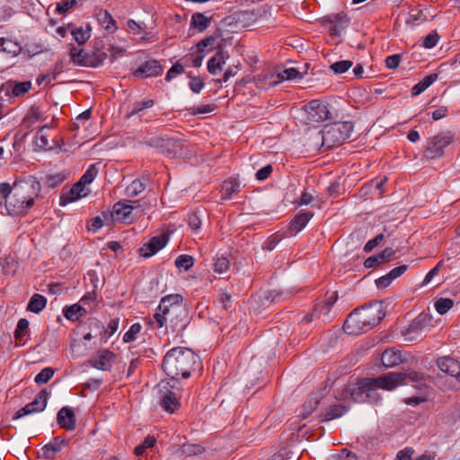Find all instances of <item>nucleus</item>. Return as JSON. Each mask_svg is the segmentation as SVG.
Returning <instances> with one entry per match:
<instances>
[{
  "label": "nucleus",
  "instance_id": "nucleus-1",
  "mask_svg": "<svg viewBox=\"0 0 460 460\" xmlns=\"http://www.w3.org/2000/svg\"><path fill=\"white\" fill-rule=\"evenodd\" d=\"M423 376L419 373L412 371L409 374L402 372H389L376 378H364L357 384L349 385L345 387L338 399L346 400L349 397L355 402L377 401L378 388L393 391L399 385L417 386V383L421 381Z\"/></svg>",
  "mask_w": 460,
  "mask_h": 460
},
{
  "label": "nucleus",
  "instance_id": "nucleus-2",
  "mask_svg": "<svg viewBox=\"0 0 460 460\" xmlns=\"http://www.w3.org/2000/svg\"><path fill=\"white\" fill-rule=\"evenodd\" d=\"M39 191L38 181H19L13 186L2 182V196L4 198L5 208L11 216L24 214L33 206Z\"/></svg>",
  "mask_w": 460,
  "mask_h": 460
},
{
  "label": "nucleus",
  "instance_id": "nucleus-3",
  "mask_svg": "<svg viewBox=\"0 0 460 460\" xmlns=\"http://www.w3.org/2000/svg\"><path fill=\"white\" fill-rule=\"evenodd\" d=\"M199 365V356L190 349L175 347L167 351L164 357L162 367L171 377V382L179 378H188Z\"/></svg>",
  "mask_w": 460,
  "mask_h": 460
},
{
  "label": "nucleus",
  "instance_id": "nucleus-4",
  "mask_svg": "<svg viewBox=\"0 0 460 460\" xmlns=\"http://www.w3.org/2000/svg\"><path fill=\"white\" fill-rule=\"evenodd\" d=\"M186 318V311L182 303V296L179 294H171L164 296L153 315L151 324H155L156 328H162L171 323L172 328L179 325L185 326L184 320Z\"/></svg>",
  "mask_w": 460,
  "mask_h": 460
},
{
  "label": "nucleus",
  "instance_id": "nucleus-5",
  "mask_svg": "<svg viewBox=\"0 0 460 460\" xmlns=\"http://www.w3.org/2000/svg\"><path fill=\"white\" fill-rule=\"evenodd\" d=\"M384 315L380 305H365L356 308L347 316L343 330L349 335H359L378 324Z\"/></svg>",
  "mask_w": 460,
  "mask_h": 460
},
{
  "label": "nucleus",
  "instance_id": "nucleus-6",
  "mask_svg": "<svg viewBox=\"0 0 460 460\" xmlns=\"http://www.w3.org/2000/svg\"><path fill=\"white\" fill-rule=\"evenodd\" d=\"M353 124L350 121L335 122L326 125L322 130L323 145L327 148L341 145L349 138L353 130Z\"/></svg>",
  "mask_w": 460,
  "mask_h": 460
},
{
  "label": "nucleus",
  "instance_id": "nucleus-7",
  "mask_svg": "<svg viewBox=\"0 0 460 460\" xmlns=\"http://www.w3.org/2000/svg\"><path fill=\"white\" fill-rule=\"evenodd\" d=\"M176 385V381H162L158 385L159 403L169 413H173L180 407L181 390Z\"/></svg>",
  "mask_w": 460,
  "mask_h": 460
},
{
  "label": "nucleus",
  "instance_id": "nucleus-8",
  "mask_svg": "<svg viewBox=\"0 0 460 460\" xmlns=\"http://www.w3.org/2000/svg\"><path fill=\"white\" fill-rule=\"evenodd\" d=\"M431 316L428 314H420L402 332L404 341L409 342H417L426 337L431 327Z\"/></svg>",
  "mask_w": 460,
  "mask_h": 460
},
{
  "label": "nucleus",
  "instance_id": "nucleus-9",
  "mask_svg": "<svg viewBox=\"0 0 460 460\" xmlns=\"http://www.w3.org/2000/svg\"><path fill=\"white\" fill-rule=\"evenodd\" d=\"M454 140V135L450 132H441L429 138L424 149V156L429 160H435L445 155V148Z\"/></svg>",
  "mask_w": 460,
  "mask_h": 460
},
{
  "label": "nucleus",
  "instance_id": "nucleus-10",
  "mask_svg": "<svg viewBox=\"0 0 460 460\" xmlns=\"http://www.w3.org/2000/svg\"><path fill=\"white\" fill-rule=\"evenodd\" d=\"M438 367L448 377L447 382L453 391L460 390V362L451 357H442L437 360Z\"/></svg>",
  "mask_w": 460,
  "mask_h": 460
},
{
  "label": "nucleus",
  "instance_id": "nucleus-11",
  "mask_svg": "<svg viewBox=\"0 0 460 460\" xmlns=\"http://www.w3.org/2000/svg\"><path fill=\"white\" fill-rule=\"evenodd\" d=\"M138 203L139 200H120L116 202L111 213L112 219L125 224H131L135 220L133 204Z\"/></svg>",
  "mask_w": 460,
  "mask_h": 460
},
{
  "label": "nucleus",
  "instance_id": "nucleus-12",
  "mask_svg": "<svg viewBox=\"0 0 460 460\" xmlns=\"http://www.w3.org/2000/svg\"><path fill=\"white\" fill-rule=\"evenodd\" d=\"M307 119L311 122H322L331 118L329 105L320 100H313L305 105Z\"/></svg>",
  "mask_w": 460,
  "mask_h": 460
},
{
  "label": "nucleus",
  "instance_id": "nucleus-13",
  "mask_svg": "<svg viewBox=\"0 0 460 460\" xmlns=\"http://www.w3.org/2000/svg\"><path fill=\"white\" fill-rule=\"evenodd\" d=\"M31 89V83L30 81L18 82L9 80L2 84V92H4L6 96L22 97L25 95Z\"/></svg>",
  "mask_w": 460,
  "mask_h": 460
},
{
  "label": "nucleus",
  "instance_id": "nucleus-14",
  "mask_svg": "<svg viewBox=\"0 0 460 460\" xmlns=\"http://www.w3.org/2000/svg\"><path fill=\"white\" fill-rule=\"evenodd\" d=\"M163 66L156 59H149L139 66L133 73L134 76L147 78L161 75Z\"/></svg>",
  "mask_w": 460,
  "mask_h": 460
},
{
  "label": "nucleus",
  "instance_id": "nucleus-15",
  "mask_svg": "<svg viewBox=\"0 0 460 460\" xmlns=\"http://www.w3.org/2000/svg\"><path fill=\"white\" fill-rule=\"evenodd\" d=\"M86 195L87 192L85 191V188L77 181L68 190H62L59 198V205L61 207H65Z\"/></svg>",
  "mask_w": 460,
  "mask_h": 460
},
{
  "label": "nucleus",
  "instance_id": "nucleus-16",
  "mask_svg": "<svg viewBox=\"0 0 460 460\" xmlns=\"http://www.w3.org/2000/svg\"><path fill=\"white\" fill-rule=\"evenodd\" d=\"M167 237L157 235L152 237L148 243H145L139 250L140 255L149 258L163 249L167 243Z\"/></svg>",
  "mask_w": 460,
  "mask_h": 460
},
{
  "label": "nucleus",
  "instance_id": "nucleus-17",
  "mask_svg": "<svg viewBox=\"0 0 460 460\" xmlns=\"http://www.w3.org/2000/svg\"><path fill=\"white\" fill-rule=\"evenodd\" d=\"M70 56L73 62L78 65L94 67L101 65L107 57L105 53L102 52L97 55L96 61H89L84 50L75 47L70 49Z\"/></svg>",
  "mask_w": 460,
  "mask_h": 460
},
{
  "label": "nucleus",
  "instance_id": "nucleus-18",
  "mask_svg": "<svg viewBox=\"0 0 460 460\" xmlns=\"http://www.w3.org/2000/svg\"><path fill=\"white\" fill-rule=\"evenodd\" d=\"M313 217L314 213L311 211H302L296 215L289 224L288 234L291 236L302 231Z\"/></svg>",
  "mask_w": 460,
  "mask_h": 460
},
{
  "label": "nucleus",
  "instance_id": "nucleus-19",
  "mask_svg": "<svg viewBox=\"0 0 460 460\" xmlns=\"http://www.w3.org/2000/svg\"><path fill=\"white\" fill-rule=\"evenodd\" d=\"M57 421L60 428L74 430L76 420L73 410L68 406L61 408L58 412Z\"/></svg>",
  "mask_w": 460,
  "mask_h": 460
},
{
  "label": "nucleus",
  "instance_id": "nucleus-20",
  "mask_svg": "<svg viewBox=\"0 0 460 460\" xmlns=\"http://www.w3.org/2000/svg\"><path fill=\"white\" fill-rule=\"evenodd\" d=\"M115 355L113 352L108 349H103L98 352V354L91 359L92 367L106 371L111 367V361L114 358Z\"/></svg>",
  "mask_w": 460,
  "mask_h": 460
},
{
  "label": "nucleus",
  "instance_id": "nucleus-21",
  "mask_svg": "<svg viewBox=\"0 0 460 460\" xmlns=\"http://www.w3.org/2000/svg\"><path fill=\"white\" fill-rule=\"evenodd\" d=\"M229 58V55L227 52L223 50H218L214 57L209 58L208 61V71L211 75H217V73L222 70L223 66L226 64V60Z\"/></svg>",
  "mask_w": 460,
  "mask_h": 460
},
{
  "label": "nucleus",
  "instance_id": "nucleus-22",
  "mask_svg": "<svg viewBox=\"0 0 460 460\" xmlns=\"http://www.w3.org/2000/svg\"><path fill=\"white\" fill-rule=\"evenodd\" d=\"M149 182L150 178L147 174H144L140 178L134 180L126 188L127 196L130 198L137 197L145 190Z\"/></svg>",
  "mask_w": 460,
  "mask_h": 460
},
{
  "label": "nucleus",
  "instance_id": "nucleus-23",
  "mask_svg": "<svg viewBox=\"0 0 460 460\" xmlns=\"http://www.w3.org/2000/svg\"><path fill=\"white\" fill-rule=\"evenodd\" d=\"M182 140L166 136L163 154L175 157L182 155Z\"/></svg>",
  "mask_w": 460,
  "mask_h": 460
},
{
  "label": "nucleus",
  "instance_id": "nucleus-24",
  "mask_svg": "<svg viewBox=\"0 0 460 460\" xmlns=\"http://www.w3.org/2000/svg\"><path fill=\"white\" fill-rule=\"evenodd\" d=\"M338 299L337 292H332L325 299L324 302L318 303L314 305L313 315L321 317L323 314L327 315L331 311L332 306Z\"/></svg>",
  "mask_w": 460,
  "mask_h": 460
},
{
  "label": "nucleus",
  "instance_id": "nucleus-25",
  "mask_svg": "<svg viewBox=\"0 0 460 460\" xmlns=\"http://www.w3.org/2000/svg\"><path fill=\"white\" fill-rule=\"evenodd\" d=\"M240 190V183L236 179H229L225 181L221 185V198L222 199H230L233 195L238 193Z\"/></svg>",
  "mask_w": 460,
  "mask_h": 460
},
{
  "label": "nucleus",
  "instance_id": "nucleus-26",
  "mask_svg": "<svg viewBox=\"0 0 460 460\" xmlns=\"http://www.w3.org/2000/svg\"><path fill=\"white\" fill-rule=\"evenodd\" d=\"M381 362L385 367H393L402 362V355L394 349H387L381 355Z\"/></svg>",
  "mask_w": 460,
  "mask_h": 460
},
{
  "label": "nucleus",
  "instance_id": "nucleus-27",
  "mask_svg": "<svg viewBox=\"0 0 460 460\" xmlns=\"http://www.w3.org/2000/svg\"><path fill=\"white\" fill-rule=\"evenodd\" d=\"M348 410L349 406L345 405L344 403H335L330 405L326 412L322 415L323 420L329 421L340 418L342 415H344L348 411Z\"/></svg>",
  "mask_w": 460,
  "mask_h": 460
},
{
  "label": "nucleus",
  "instance_id": "nucleus-28",
  "mask_svg": "<svg viewBox=\"0 0 460 460\" xmlns=\"http://www.w3.org/2000/svg\"><path fill=\"white\" fill-rule=\"evenodd\" d=\"M99 23L106 30L113 32L117 30L116 22L111 14L107 10H100L96 13Z\"/></svg>",
  "mask_w": 460,
  "mask_h": 460
},
{
  "label": "nucleus",
  "instance_id": "nucleus-29",
  "mask_svg": "<svg viewBox=\"0 0 460 460\" xmlns=\"http://www.w3.org/2000/svg\"><path fill=\"white\" fill-rule=\"evenodd\" d=\"M320 402L318 394H312L308 400L304 403L300 417L303 420L308 418L316 409Z\"/></svg>",
  "mask_w": 460,
  "mask_h": 460
},
{
  "label": "nucleus",
  "instance_id": "nucleus-30",
  "mask_svg": "<svg viewBox=\"0 0 460 460\" xmlns=\"http://www.w3.org/2000/svg\"><path fill=\"white\" fill-rule=\"evenodd\" d=\"M438 79L437 74H429L426 75L422 80L416 84L411 89V94L413 96L419 95L423 93L428 87H429Z\"/></svg>",
  "mask_w": 460,
  "mask_h": 460
},
{
  "label": "nucleus",
  "instance_id": "nucleus-31",
  "mask_svg": "<svg viewBox=\"0 0 460 460\" xmlns=\"http://www.w3.org/2000/svg\"><path fill=\"white\" fill-rule=\"evenodd\" d=\"M47 304V299L44 296L40 294H34L27 305V310L32 313L39 314L41 312Z\"/></svg>",
  "mask_w": 460,
  "mask_h": 460
},
{
  "label": "nucleus",
  "instance_id": "nucleus-32",
  "mask_svg": "<svg viewBox=\"0 0 460 460\" xmlns=\"http://www.w3.org/2000/svg\"><path fill=\"white\" fill-rule=\"evenodd\" d=\"M277 76H278L279 80L270 82V84H269L270 85H276L284 80L301 79L302 73L295 67H290V68L284 69L282 72L279 73Z\"/></svg>",
  "mask_w": 460,
  "mask_h": 460
},
{
  "label": "nucleus",
  "instance_id": "nucleus-33",
  "mask_svg": "<svg viewBox=\"0 0 460 460\" xmlns=\"http://www.w3.org/2000/svg\"><path fill=\"white\" fill-rule=\"evenodd\" d=\"M22 46L17 40L2 38V51L12 55L18 56L22 51Z\"/></svg>",
  "mask_w": 460,
  "mask_h": 460
},
{
  "label": "nucleus",
  "instance_id": "nucleus-34",
  "mask_svg": "<svg viewBox=\"0 0 460 460\" xmlns=\"http://www.w3.org/2000/svg\"><path fill=\"white\" fill-rule=\"evenodd\" d=\"M86 314V310L78 304H74L64 311V315L71 321H77L80 317Z\"/></svg>",
  "mask_w": 460,
  "mask_h": 460
},
{
  "label": "nucleus",
  "instance_id": "nucleus-35",
  "mask_svg": "<svg viewBox=\"0 0 460 460\" xmlns=\"http://www.w3.org/2000/svg\"><path fill=\"white\" fill-rule=\"evenodd\" d=\"M49 398V392L46 389L41 390L34 398V400L30 402L31 405L33 406L35 410V413L41 412L45 410L47 406V402Z\"/></svg>",
  "mask_w": 460,
  "mask_h": 460
},
{
  "label": "nucleus",
  "instance_id": "nucleus-36",
  "mask_svg": "<svg viewBox=\"0 0 460 460\" xmlns=\"http://www.w3.org/2000/svg\"><path fill=\"white\" fill-rule=\"evenodd\" d=\"M190 23L199 31H204L210 25V18L201 13H196L191 16Z\"/></svg>",
  "mask_w": 460,
  "mask_h": 460
},
{
  "label": "nucleus",
  "instance_id": "nucleus-37",
  "mask_svg": "<svg viewBox=\"0 0 460 460\" xmlns=\"http://www.w3.org/2000/svg\"><path fill=\"white\" fill-rule=\"evenodd\" d=\"M72 35L75 39V40L79 44L82 45L85 43L89 38L91 37V28L87 24L85 27H78L72 31Z\"/></svg>",
  "mask_w": 460,
  "mask_h": 460
},
{
  "label": "nucleus",
  "instance_id": "nucleus-38",
  "mask_svg": "<svg viewBox=\"0 0 460 460\" xmlns=\"http://www.w3.org/2000/svg\"><path fill=\"white\" fill-rule=\"evenodd\" d=\"M98 174L97 164H90L81 179L78 181L84 188L86 185L92 183Z\"/></svg>",
  "mask_w": 460,
  "mask_h": 460
},
{
  "label": "nucleus",
  "instance_id": "nucleus-39",
  "mask_svg": "<svg viewBox=\"0 0 460 460\" xmlns=\"http://www.w3.org/2000/svg\"><path fill=\"white\" fill-rule=\"evenodd\" d=\"M194 265V258L189 254H181L175 260V266L180 270H189Z\"/></svg>",
  "mask_w": 460,
  "mask_h": 460
},
{
  "label": "nucleus",
  "instance_id": "nucleus-40",
  "mask_svg": "<svg viewBox=\"0 0 460 460\" xmlns=\"http://www.w3.org/2000/svg\"><path fill=\"white\" fill-rule=\"evenodd\" d=\"M29 330V321L27 319H20L17 323L16 330L14 332L15 339L22 344L25 343L24 337L26 336Z\"/></svg>",
  "mask_w": 460,
  "mask_h": 460
},
{
  "label": "nucleus",
  "instance_id": "nucleus-41",
  "mask_svg": "<svg viewBox=\"0 0 460 460\" xmlns=\"http://www.w3.org/2000/svg\"><path fill=\"white\" fill-rule=\"evenodd\" d=\"M60 448L61 447L58 442H50L41 448L42 456L47 459H54Z\"/></svg>",
  "mask_w": 460,
  "mask_h": 460
},
{
  "label": "nucleus",
  "instance_id": "nucleus-42",
  "mask_svg": "<svg viewBox=\"0 0 460 460\" xmlns=\"http://www.w3.org/2000/svg\"><path fill=\"white\" fill-rule=\"evenodd\" d=\"M155 105V102L153 100H144L134 102L132 106V110L129 113L130 116L138 115L144 110L152 108Z\"/></svg>",
  "mask_w": 460,
  "mask_h": 460
},
{
  "label": "nucleus",
  "instance_id": "nucleus-43",
  "mask_svg": "<svg viewBox=\"0 0 460 460\" xmlns=\"http://www.w3.org/2000/svg\"><path fill=\"white\" fill-rule=\"evenodd\" d=\"M141 330H142V326L140 323H133L129 327V329L125 332V334L123 336V341L126 343L134 341L137 339L139 332H141Z\"/></svg>",
  "mask_w": 460,
  "mask_h": 460
},
{
  "label": "nucleus",
  "instance_id": "nucleus-44",
  "mask_svg": "<svg viewBox=\"0 0 460 460\" xmlns=\"http://www.w3.org/2000/svg\"><path fill=\"white\" fill-rule=\"evenodd\" d=\"M66 180V174L64 172H57L53 174H48L45 178V182L49 188H55L60 185Z\"/></svg>",
  "mask_w": 460,
  "mask_h": 460
},
{
  "label": "nucleus",
  "instance_id": "nucleus-45",
  "mask_svg": "<svg viewBox=\"0 0 460 460\" xmlns=\"http://www.w3.org/2000/svg\"><path fill=\"white\" fill-rule=\"evenodd\" d=\"M352 65L353 63L350 60H341L332 63L330 67L335 75H341L347 72Z\"/></svg>",
  "mask_w": 460,
  "mask_h": 460
},
{
  "label": "nucleus",
  "instance_id": "nucleus-46",
  "mask_svg": "<svg viewBox=\"0 0 460 460\" xmlns=\"http://www.w3.org/2000/svg\"><path fill=\"white\" fill-rule=\"evenodd\" d=\"M54 369L51 367L43 368L34 378V382L38 385L48 383L54 375Z\"/></svg>",
  "mask_w": 460,
  "mask_h": 460
},
{
  "label": "nucleus",
  "instance_id": "nucleus-47",
  "mask_svg": "<svg viewBox=\"0 0 460 460\" xmlns=\"http://www.w3.org/2000/svg\"><path fill=\"white\" fill-rule=\"evenodd\" d=\"M454 303L450 298H439L435 302V308L439 314H446Z\"/></svg>",
  "mask_w": 460,
  "mask_h": 460
},
{
  "label": "nucleus",
  "instance_id": "nucleus-48",
  "mask_svg": "<svg viewBox=\"0 0 460 460\" xmlns=\"http://www.w3.org/2000/svg\"><path fill=\"white\" fill-rule=\"evenodd\" d=\"M217 302L225 311H228L232 305V296L226 290L220 289Z\"/></svg>",
  "mask_w": 460,
  "mask_h": 460
},
{
  "label": "nucleus",
  "instance_id": "nucleus-49",
  "mask_svg": "<svg viewBox=\"0 0 460 460\" xmlns=\"http://www.w3.org/2000/svg\"><path fill=\"white\" fill-rule=\"evenodd\" d=\"M187 223L188 226L193 230L198 231L201 225L202 221L198 212H191L187 215Z\"/></svg>",
  "mask_w": 460,
  "mask_h": 460
},
{
  "label": "nucleus",
  "instance_id": "nucleus-50",
  "mask_svg": "<svg viewBox=\"0 0 460 460\" xmlns=\"http://www.w3.org/2000/svg\"><path fill=\"white\" fill-rule=\"evenodd\" d=\"M77 3L78 0H61L57 4L56 12L59 14H65Z\"/></svg>",
  "mask_w": 460,
  "mask_h": 460
},
{
  "label": "nucleus",
  "instance_id": "nucleus-51",
  "mask_svg": "<svg viewBox=\"0 0 460 460\" xmlns=\"http://www.w3.org/2000/svg\"><path fill=\"white\" fill-rule=\"evenodd\" d=\"M165 138H166V135L165 136H155V137H150L146 141V143L149 146L157 148L160 150L161 153H163Z\"/></svg>",
  "mask_w": 460,
  "mask_h": 460
},
{
  "label": "nucleus",
  "instance_id": "nucleus-52",
  "mask_svg": "<svg viewBox=\"0 0 460 460\" xmlns=\"http://www.w3.org/2000/svg\"><path fill=\"white\" fill-rule=\"evenodd\" d=\"M229 269V261L226 257H220L214 262V270L217 273H225Z\"/></svg>",
  "mask_w": 460,
  "mask_h": 460
},
{
  "label": "nucleus",
  "instance_id": "nucleus-53",
  "mask_svg": "<svg viewBox=\"0 0 460 460\" xmlns=\"http://www.w3.org/2000/svg\"><path fill=\"white\" fill-rule=\"evenodd\" d=\"M438 40L439 36L437 31H432L424 38L422 47L425 49H432L438 44Z\"/></svg>",
  "mask_w": 460,
  "mask_h": 460
},
{
  "label": "nucleus",
  "instance_id": "nucleus-54",
  "mask_svg": "<svg viewBox=\"0 0 460 460\" xmlns=\"http://www.w3.org/2000/svg\"><path fill=\"white\" fill-rule=\"evenodd\" d=\"M183 73H184L183 66L181 65L180 63H176L168 70V72L165 75V80L169 82L172 79H173L176 75H181Z\"/></svg>",
  "mask_w": 460,
  "mask_h": 460
},
{
  "label": "nucleus",
  "instance_id": "nucleus-55",
  "mask_svg": "<svg viewBox=\"0 0 460 460\" xmlns=\"http://www.w3.org/2000/svg\"><path fill=\"white\" fill-rule=\"evenodd\" d=\"M329 460H357V456L348 449H342L341 453L332 456Z\"/></svg>",
  "mask_w": 460,
  "mask_h": 460
},
{
  "label": "nucleus",
  "instance_id": "nucleus-56",
  "mask_svg": "<svg viewBox=\"0 0 460 460\" xmlns=\"http://www.w3.org/2000/svg\"><path fill=\"white\" fill-rule=\"evenodd\" d=\"M214 111V105L212 104H202L199 106H193L190 109V111L193 115L209 113Z\"/></svg>",
  "mask_w": 460,
  "mask_h": 460
},
{
  "label": "nucleus",
  "instance_id": "nucleus-57",
  "mask_svg": "<svg viewBox=\"0 0 460 460\" xmlns=\"http://www.w3.org/2000/svg\"><path fill=\"white\" fill-rule=\"evenodd\" d=\"M402 60V56L400 54H394L386 57L385 58V66L389 69H395L399 66Z\"/></svg>",
  "mask_w": 460,
  "mask_h": 460
},
{
  "label": "nucleus",
  "instance_id": "nucleus-58",
  "mask_svg": "<svg viewBox=\"0 0 460 460\" xmlns=\"http://www.w3.org/2000/svg\"><path fill=\"white\" fill-rule=\"evenodd\" d=\"M385 238L383 234H377L375 238L369 240L364 246V251L366 252H371L375 247H376Z\"/></svg>",
  "mask_w": 460,
  "mask_h": 460
},
{
  "label": "nucleus",
  "instance_id": "nucleus-59",
  "mask_svg": "<svg viewBox=\"0 0 460 460\" xmlns=\"http://www.w3.org/2000/svg\"><path fill=\"white\" fill-rule=\"evenodd\" d=\"M443 266H444V261H438V263L432 270H430L428 272V274L426 275V277L424 279V283L427 284V283L430 282L433 279V278L436 277L439 273V271Z\"/></svg>",
  "mask_w": 460,
  "mask_h": 460
},
{
  "label": "nucleus",
  "instance_id": "nucleus-60",
  "mask_svg": "<svg viewBox=\"0 0 460 460\" xmlns=\"http://www.w3.org/2000/svg\"><path fill=\"white\" fill-rule=\"evenodd\" d=\"M189 86L193 93H199L203 89L204 83L199 77H193L190 81Z\"/></svg>",
  "mask_w": 460,
  "mask_h": 460
},
{
  "label": "nucleus",
  "instance_id": "nucleus-61",
  "mask_svg": "<svg viewBox=\"0 0 460 460\" xmlns=\"http://www.w3.org/2000/svg\"><path fill=\"white\" fill-rule=\"evenodd\" d=\"M394 254V252L392 248H385L379 254H377L376 257L379 260L380 263H385L386 261H391Z\"/></svg>",
  "mask_w": 460,
  "mask_h": 460
},
{
  "label": "nucleus",
  "instance_id": "nucleus-62",
  "mask_svg": "<svg viewBox=\"0 0 460 460\" xmlns=\"http://www.w3.org/2000/svg\"><path fill=\"white\" fill-rule=\"evenodd\" d=\"M272 172V166L268 164L257 171L255 176L258 181L266 180Z\"/></svg>",
  "mask_w": 460,
  "mask_h": 460
},
{
  "label": "nucleus",
  "instance_id": "nucleus-63",
  "mask_svg": "<svg viewBox=\"0 0 460 460\" xmlns=\"http://www.w3.org/2000/svg\"><path fill=\"white\" fill-rule=\"evenodd\" d=\"M408 269V266L403 264L391 270L388 274L394 280L401 277Z\"/></svg>",
  "mask_w": 460,
  "mask_h": 460
},
{
  "label": "nucleus",
  "instance_id": "nucleus-64",
  "mask_svg": "<svg viewBox=\"0 0 460 460\" xmlns=\"http://www.w3.org/2000/svg\"><path fill=\"white\" fill-rule=\"evenodd\" d=\"M216 40V38L213 36L207 37L200 40L197 44V49L199 52H203L207 47L212 46Z\"/></svg>",
  "mask_w": 460,
  "mask_h": 460
}]
</instances>
